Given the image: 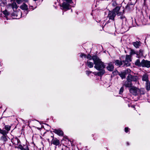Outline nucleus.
Masks as SVG:
<instances>
[{
  "mask_svg": "<svg viewBox=\"0 0 150 150\" xmlns=\"http://www.w3.org/2000/svg\"><path fill=\"white\" fill-rule=\"evenodd\" d=\"M92 59L95 64L94 68L98 70H101L97 73L98 76H101L103 74L105 71L103 69L105 68V66L104 63L97 56L94 55L92 57Z\"/></svg>",
  "mask_w": 150,
  "mask_h": 150,
  "instance_id": "f257e3e1",
  "label": "nucleus"
},
{
  "mask_svg": "<svg viewBox=\"0 0 150 150\" xmlns=\"http://www.w3.org/2000/svg\"><path fill=\"white\" fill-rule=\"evenodd\" d=\"M129 92L130 93L135 96L137 95L139 93L140 94H144L143 91H142H142L140 89L134 86H132L129 88Z\"/></svg>",
  "mask_w": 150,
  "mask_h": 150,
  "instance_id": "f03ea898",
  "label": "nucleus"
},
{
  "mask_svg": "<svg viewBox=\"0 0 150 150\" xmlns=\"http://www.w3.org/2000/svg\"><path fill=\"white\" fill-rule=\"evenodd\" d=\"M66 2H64L62 5L61 7H62V9L66 11L69 9L70 6L69 4L72 2L71 0H65Z\"/></svg>",
  "mask_w": 150,
  "mask_h": 150,
  "instance_id": "7ed1b4c3",
  "label": "nucleus"
},
{
  "mask_svg": "<svg viewBox=\"0 0 150 150\" xmlns=\"http://www.w3.org/2000/svg\"><path fill=\"white\" fill-rule=\"evenodd\" d=\"M127 79L129 80H130L132 81H133L136 82H137L138 84H139V82L138 81L139 77L137 76H132L131 74H129L127 76Z\"/></svg>",
  "mask_w": 150,
  "mask_h": 150,
  "instance_id": "20e7f679",
  "label": "nucleus"
},
{
  "mask_svg": "<svg viewBox=\"0 0 150 150\" xmlns=\"http://www.w3.org/2000/svg\"><path fill=\"white\" fill-rule=\"evenodd\" d=\"M126 79V81H123V85L126 87L130 88L133 86L132 82L130 80H129L127 79V77Z\"/></svg>",
  "mask_w": 150,
  "mask_h": 150,
  "instance_id": "39448f33",
  "label": "nucleus"
},
{
  "mask_svg": "<svg viewBox=\"0 0 150 150\" xmlns=\"http://www.w3.org/2000/svg\"><path fill=\"white\" fill-rule=\"evenodd\" d=\"M131 61V56L130 55H127L126 56L125 59L123 61V62L125 63V65L126 66H129L130 65L129 62Z\"/></svg>",
  "mask_w": 150,
  "mask_h": 150,
  "instance_id": "423d86ee",
  "label": "nucleus"
},
{
  "mask_svg": "<svg viewBox=\"0 0 150 150\" xmlns=\"http://www.w3.org/2000/svg\"><path fill=\"white\" fill-rule=\"evenodd\" d=\"M142 67L149 68L150 67V61L144 59L142 61Z\"/></svg>",
  "mask_w": 150,
  "mask_h": 150,
  "instance_id": "0eeeda50",
  "label": "nucleus"
},
{
  "mask_svg": "<svg viewBox=\"0 0 150 150\" xmlns=\"http://www.w3.org/2000/svg\"><path fill=\"white\" fill-rule=\"evenodd\" d=\"M106 68L109 71H112L114 69L113 63L112 62H110L108 64V66Z\"/></svg>",
  "mask_w": 150,
  "mask_h": 150,
  "instance_id": "6e6552de",
  "label": "nucleus"
},
{
  "mask_svg": "<svg viewBox=\"0 0 150 150\" xmlns=\"http://www.w3.org/2000/svg\"><path fill=\"white\" fill-rule=\"evenodd\" d=\"M115 14L114 11H110L108 14V17L110 19L113 20L115 16Z\"/></svg>",
  "mask_w": 150,
  "mask_h": 150,
  "instance_id": "1a4fd4ad",
  "label": "nucleus"
},
{
  "mask_svg": "<svg viewBox=\"0 0 150 150\" xmlns=\"http://www.w3.org/2000/svg\"><path fill=\"white\" fill-rule=\"evenodd\" d=\"M8 6L9 7H12L14 11L15 9H16L18 8L16 3L14 1L11 4H9Z\"/></svg>",
  "mask_w": 150,
  "mask_h": 150,
  "instance_id": "9d476101",
  "label": "nucleus"
},
{
  "mask_svg": "<svg viewBox=\"0 0 150 150\" xmlns=\"http://www.w3.org/2000/svg\"><path fill=\"white\" fill-rule=\"evenodd\" d=\"M53 132L59 136H62L63 135V132L61 130L58 129H55Z\"/></svg>",
  "mask_w": 150,
  "mask_h": 150,
  "instance_id": "9b49d317",
  "label": "nucleus"
},
{
  "mask_svg": "<svg viewBox=\"0 0 150 150\" xmlns=\"http://www.w3.org/2000/svg\"><path fill=\"white\" fill-rule=\"evenodd\" d=\"M120 8L119 6H117L113 11L115 13H116L118 16H119L122 14L121 13L119 12Z\"/></svg>",
  "mask_w": 150,
  "mask_h": 150,
  "instance_id": "f8f14e48",
  "label": "nucleus"
},
{
  "mask_svg": "<svg viewBox=\"0 0 150 150\" xmlns=\"http://www.w3.org/2000/svg\"><path fill=\"white\" fill-rule=\"evenodd\" d=\"M52 144L56 146L60 144L59 141L57 139H53L52 140Z\"/></svg>",
  "mask_w": 150,
  "mask_h": 150,
  "instance_id": "ddd939ff",
  "label": "nucleus"
},
{
  "mask_svg": "<svg viewBox=\"0 0 150 150\" xmlns=\"http://www.w3.org/2000/svg\"><path fill=\"white\" fill-rule=\"evenodd\" d=\"M20 8L21 9L23 10H27L28 9V6L25 4H23L21 6Z\"/></svg>",
  "mask_w": 150,
  "mask_h": 150,
  "instance_id": "4468645a",
  "label": "nucleus"
},
{
  "mask_svg": "<svg viewBox=\"0 0 150 150\" xmlns=\"http://www.w3.org/2000/svg\"><path fill=\"white\" fill-rule=\"evenodd\" d=\"M142 80L143 81H146V82H148V75L147 74H144L142 77Z\"/></svg>",
  "mask_w": 150,
  "mask_h": 150,
  "instance_id": "2eb2a0df",
  "label": "nucleus"
},
{
  "mask_svg": "<svg viewBox=\"0 0 150 150\" xmlns=\"http://www.w3.org/2000/svg\"><path fill=\"white\" fill-rule=\"evenodd\" d=\"M133 45L136 48H138L140 46V44L139 42L136 41L135 42H134L133 43Z\"/></svg>",
  "mask_w": 150,
  "mask_h": 150,
  "instance_id": "dca6fc26",
  "label": "nucleus"
},
{
  "mask_svg": "<svg viewBox=\"0 0 150 150\" xmlns=\"http://www.w3.org/2000/svg\"><path fill=\"white\" fill-rule=\"evenodd\" d=\"M135 65L139 67H142V61L141 62H140V60L139 59H137L135 62Z\"/></svg>",
  "mask_w": 150,
  "mask_h": 150,
  "instance_id": "f3484780",
  "label": "nucleus"
},
{
  "mask_svg": "<svg viewBox=\"0 0 150 150\" xmlns=\"http://www.w3.org/2000/svg\"><path fill=\"white\" fill-rule=\"evenodd\" d=\"M115 65L117 66H120L122 64V62L121 61L119 60H117L115 61Z\"/></svg>",
  "mask_w": 150,
  "mask_h": 150,
  "instance_id": "a211bd4d",
  "label": "nucleus"
},
{
  "mask_svg": "<svg viewBox=\"0 0 150 150\" xmlns=\"http://www.w3.org/2000/svg\"><path fill=\"white\" fill-rule=\"evenodd\" d=\"M19 142V139L16 138L13 139L12 141V143L16 145H18Z\"/></svg>",
  "mask_w": 150,
  "mask_h": 150,
  "instance_id": "6ab92c4d",
  "label": "nucleus"
},
{
  "mask_svg": "<svg viewBox=\"0 0 150 150\" xmlns=\"http://www.w3.org/2000/svg\"><path fill=\"white\" fill-rule=\"evenodd\" d=\"M87 66L90 68H92L93 66V63L90 61H87L86 63Z\"/></svg>",
  "mask_w": 150,
  "mask_h": 150,
  "instance_id": "aec40b11",
  "label": "nucleus"
},
{
  "mask_svg": "<svg viewBox=\"0 0 150 150\" xmlns=\"http://www.w3.org/2000/svg\"><path fill=\"white\" fill-rule=\"evenodd\" d=\"M146 87L147 90H150V83L149 81L146 82Z\"/></svg>",
  "mask_w": 150,
  "mask_h": 150,
  "instance_id": "412c9836",
  "label": "nucleus"
},
{
  "mask_svg": "<svg viewBox=\"0 0 150 150\" xmlns=\"http://www.w3.org/2000/svg\"><path fill=\"white\" fill-rule=\"evenodd\" d=\"M126 74V72L124 71L123 72H121L120 74L119 75L121 77L122 79H123L125 78Z\"/></svg>",
  "mask_w": 150,
  "mask_h": 150,
  "instance_id": "4be33fe9",
  "label": "nucleus"
},
{
  "mask_svg": "<svg viewBox=\"0 0 150 150\" xmlns=\"http://www.w3.org/2000/svg\"><path fill=\"white\" fill-rule=\"evenodd\" d=\"M137 53H138V56L137 55V58H139L140 57L143 56V53L142 51L140 50L139 52Z\"/></svg>",
  "mask_w": 150,
  "mask_h": 150,
  "instance_id": "5701e85b",
  "label": "nucleus"
},
{
  "mask_svg": "<svg viewBox=\"0 0 150 150\" xmlns=\"http://www.w3.org/2000/svg\"><path fill=\"white\" fill-rule=\"evenodd\" d=\"M136 54L138 56V53L136 52H135L132 49H131L130 52V56H132L134 54Z\"/></svg>",
  "mask_w": 150,
  "mask_h": 150,
  "instance_id": "b1692460",
  "label": "nucleus"
},
{
  "mask_svg": "<svg viewBox=\"0 0 150 150\" xmlns=\"http://www.w3.org/2000/svg\"><path fill=\"white\" fill-rule=\"evenodd\" d=\"M1 139L4 142H5L7 140V138L5 136H3L1 137Z\"/></svg>",
  "mask_w": 150,
  "mask_h": 150,
  "instance_id": "393cba45",
  "label": "nucleus"
},
{
  "mask_svg": "<svg viewBox=\"0 0 150 150\" xmlns=\"http://www.w3.org/2000/svg\"><path fill=\"white\" fill-rule=\"evenodd\" d=\"M10 126L8 125H5V129H6L7 131L10 130Z\"/></svg>",
  "mask_w": 150,
  "mask_h": 150,
  "instance_id": "a878e982",
  "label": "nucleus"
},
{
  "mask_svg": "<svg viewBox=\"0 0 150 150\" xmlns=\"http://www.w3.org/2000/svg\"><path fill=\"white\" fill-rule=\"evenodd\" d=\"M0 133L3 134L4 136H5L6 134V132L5 131L1 130V129Z\"/></svg>",
  "mask_w": 150,
  "mask_h": 150,
  "instance_id": "bb28decb",
  "label": "nucleus"
},
{
  "mask_svg": "<svg viewBox=\"0 0 150 150\" xmlns=\"http://www.w3.org/2000/svg\"><path fill=\"white\" fill-rule=\"evenodd\" d=\"M80 57L81 58H86V54H84L83 53H81Z\"/></svg>",
  "mask_w": 150,
  "mask_h": 150,
  "instance_id": "cd10ccee",
  "label": "nucleus"
},
{
  "mask_svg": "<svg viewBox=\"0 0 150 150\" xmlns=\"http://www.w3.org/2000/svg\"><path fill=\"white\" fill-rule=\"evenodd\" d=\"M3 14L6 16H7L8 15L9 13L6 10H5L3 11Z\"/></svg>",
  "mask_w": 150,
  "mask_h": 150,
  "instance_id": "c85d7f7f",
  "label": "nucleus"
},
{
  "mask_svg": "<svg viewBox=\"0 0 150 150\" xmlns=\"http://www.w3.org/2000/svg\"><path fill=\"white\" fill-rule=\"evenodd\" d=\"M86 58L89 59V60H91L92 59V57L89 54H88L87 56L86 55Z\"/></svg>",
  "mask_w": 150,
  "mask_h": 150,
  "instance_id": "c756f323",
  "label": "nucleus"
},
{
  "mask_svg": "<svg viewBox=\"0 0 150 150\" xmlns=\"http://www.w3.org/2000/svg\"><path fill=\"white\" fill-rule=\"evenodd\" d=\"M124 90V88L123 87H122L120 89L119 94H121L123 92Z\"/></svg>",
  "mask_w": 150,
  "mask_h": 150,
  "instance_id": "7c9ffc66",
  "label": "nucleus"
},
{
  "mask_svg": "<svg viewBox=\"0 0 150 150\" xmlns=\"http://www.w3.org/2000/svg\"><path fill=\"white\" fill-rule=\"evenodd\" d=\"M17 3L19 4H21L23 1V0H16Z\"/></svg>",
  "mask_w": 150,
  "mask_h": 150,
  "instance_id": "2f4dec72",
  "label": "nucleus"
},
{
  "mask_svg": "<svg viewBox=\"0 0 150 150\" xmlns=\"http://www.w3.org/2000/svg\"><path fill=\"white\" fill-rule=\"evenodd\" d=\"M124 72H126V73H129L131 72V70L129 69H127Z\"/></svg>",
  "mask_w": 150,
  "mask_h": 150,
  "instance_id": "473e14b6",
  "label": "nucleus"
},
{
  "mask_svg": "<svg viewBox=\"0 0 150 150\" xmlns=\"http://www.w3.org/2000/svg\"><path fill=\"white\" fill-rule=\"evenodd\" d=\"M91 72V71H86V74L88 75H89Z\"/></svg>",
  "mask_w": 150,
  "mask_h": 150,
  "instance_id": "72a5a7b5",
  "label": "nucleus"
},
{
  "mask_svg": "<svg viewBox=\"0 0 150 150\" xmlns=\"http://www.w3.org/2000/svg\"><path fill=\"white\" fill-rule=\"evenodd\" d=\"M125 131L126 132H128V127H125Z\"/></svg>",
  "mask_w": 150,
  "mask_h": 150,
  "instance_id": "f704fd0d",
  "label": "nucleus"
},
{
  "mask_svg": "<svg viewBox=\"0 0 150 150\" xmlns=\"http://www.w3.org/2000/svg\"><path fill=\"white\" fill-rule=\"evenodd\" d=\"M129 30V28L128 27H126L125 30L127 31Z\"/></svg>",
  "mask_w": 150,
  "mask_h": 150,
  "instance_id": "c9c22d12",
  "label": "nucleus"
},
{
  "mask_svg": "<svg viewBox=\"0 0 150 150\" xmlns=\"http://www.w3.org/2000/svg\"><path fill=\"white\" fill-rule=\"evenodd\" d=\"M116 3L115 2L114 3L112 4V5L114 6H115L116 5Z\"/></svg>",
  "mask_w": 150,
  "mask_h": 150,
  "instance_id": "e433bc0d",
  "label": "nucleus"
},
{
  "mask_svg": "<svg viewBox=\"0 0 150 150\" xmlns=\"http://www.w3.org/2000/svg\"><path fill=\"white\" fill-rule=\"evenodd\" d=\"M23 1H24L25 2H27L28 1V0H23Z\"/></svg>",
  "mask_w": 150,
  "mask_h": 150,
  "instance_id": "4c0bfd02",
  "label": "nucleus"
},
{
  "mask_svg": "<svg viewBox=\"0 0 150 150\" xmlns=\"http://www.w3.org/2000/svg\"><path fill=\"white\" fill-rule=\"evenodd\" d=\"M11 1H15V0H11Z\"/></svg>",
  "mask_w": 150,
  "mask_h": 150,
  "instance_id": "58836bf2",
  "label": "nucleus"
}]
</instances>
